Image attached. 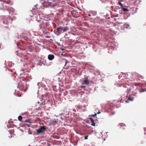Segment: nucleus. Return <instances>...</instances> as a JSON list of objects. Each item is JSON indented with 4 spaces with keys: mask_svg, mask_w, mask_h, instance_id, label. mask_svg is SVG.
Segmentation results:
<instances>
[{
    "mask_svg": "<svg viewBox=\"0 0 146 146\" xmlns=\"http://www.w3.org/2000/svg\"><path fill=\"white\" fill-rule=\"evenodd\" d=\"M31 12L32 14V15H31V17H35L40 12L38 10H31Z\"/></svg>",
    "mask_w": 146,
    "mask_h": 146,
    "instance_id": "4",
    "label": "nucleus"
},
{
    "mask_svg": "<svg viewBox=\"0 0 146 146\" xmlns=\"http://www.w3.org/2000/svg\"><path fill=\"white\" fill-rule=\"evenodd\" d=\"M78 133V134H80V135H83V134H81V133Z\"/></svg>",
    "mask_w": 146,
    "mask_h": 146,
    "instance_id": "41",
    "label": "nucleus"
},
{
    "mask_svg": "<svg viewBox=\"0 0 146 146\" xmlns=\"http://www.w3.org/2000/svg\"><path fill=\"white\" fill-rule=\"evenodd\" d=\"M7 3L10 5H12L13 4V2L10 1L8 0V1H7Z\"/></svg>",
    "mask_w": 146,
    "mask_h": 146,
    "instance_id": "16",
    "label": "nucleus"
},
{
    "mask_svg": "<svg viewBox=\"0 0 146 146\" xmlns=\"http://www.w3.org/2000/svg\"><path fill=\"white\" fill-rule=\"evenodd\" d=\"M114 11H116V10L114 9Z\"/></svg>",
    "mask_w": 146,
    "mask_h": 146,
    "instance_id": "57",
    "label": "nucleus"
},
{
    "mask_svg": "<svg viewBox=\"0 0 146 146\" xmlns=\"http://www.w3.org/2000/svg\"><path fill=\"white\" fill-rule=\"evenodd\" d=\"M101 113V112L100 111H99V112L98 113V114H99V113Z\"/></svg>",
    "mask_w": 146,
    "mask_h": 146,
    "instance_id": "43",
    "label": "nucleus"
},
{
    "mask_svg": "<svg viewBox=\"0 0 146 146\" xmlns=\"http://www.w3.org/2000/svg\"><path fill=\"white\" fill-rule=\"evenodd\" d=\"M54 57V56L53 54H50L48 55V59L49 60H52Z\"/></svg>",
    "mask_w": 146,
    "mask_h": 146,
    "instance_id": "11",
    "label": "nucleus"
},
{
    "mask_svg": "<svg viewBox=\"0 0 146 146\" xmlns=\"http://www.w3.org/2000/svg\"><path fill=\"white\" fill-rule=\"evenodd\" d=\"M46 129V128L45 126H40L39 128L36 130V132L38 134H39L44 132Z\"/></svg>",
    "mask_w": 146,
    "mask_h": 146,
    "instance_id": "3",
    "label": "nucleus"
},
{
    "mask_svg": "<svg viewBox=\"0 0 146 146\" xmlns=\"http://www.w3.org/2000/svg\"><path fill=\"white\" fill-rule=\"evenodd\" d=\"M7 127H9V126H7Z\"/></svg>",
    "mask_w": 146,
    "mask_h": 146,
    "instance_id": "55",
    "label": "nucleus"
},
{
    "mask_svg": "<svg viewBox=\"0 0 146 146\" xmlns=\"http://www.w3.org/2000/svg\"><path fill=\"white\" fill-rule=\"evenodd\" d=\"M42 102L41 103V104H40V106H41V105H42Z\"/></svg>",
    "mask_w": 146,
    "mask_h": 146,
    "instance_id": "51",
    "label": "nucleus"
},
{
    "mask_svg": "<svg viewBox=\"0 0 146 146\" xmlns=\"http://www.w3.org/2000/svg\"><path fill=\"white\" fill-rule=\"evenodd\" d=\"M44 5L47 7L51 6L53 7L57 5V4L56 3V5H54V3H53L52 2H46L45 1L44 2Z\"/></svg>",
    "mask_w": 146,
    "mask_h": 146,
    "instance_id": "5",
    "label": "nucleus"
},
{
    "mask_svg": "<svg viewBox=\"0 0 146 146\" xmlns=\"http://www.w3.org/2000/svg\"><path fill=\"white\" fill-rule=\"evenodd\" d=\"M90 13H91L93 16H95L97 15V12L96 11L92 10L90 12Z\"/></svg>",
    "mask_w": 146,
    "mask_h": 146,
    "instance_id": "12",
    "label": "nucleus"
},
{
    "mask_svg": "<svg viewBox=\"0 0 146 146\" xmlns=\"http://www.w3.org/2000/svg\"><path fill=\"white\" fill-rule=\"evenodd\" d=\"M96 115H97V113H95V114L91 115V116H93V117H94V118H95V117H97Z\"/></svg>",
    "mask_w": 146,
    "mask_h": 146,
    "instance_id": "22",
    "label": "nucleus"
},
{
    "mask_svg": "<svg viewBox=\"0 0 146 146\" xmlns=\"http://www.w3.org/2000/svg\"><path fill=\"white\" fill-rule=\"evenodd\" d=\"M129 25L125 23L122 25L121 26V29L122 30L125 31L129 27Z\"/></svg>",
    "mask_w": 146,
    "mask_h": 146,
    "instance_id": "6",
    "label": "nucleus"
},
{
    "mask_svg": "<svg viewBox=\"0 0 146 146\" xmlns=\"http://www.w3.org/2000/svg\"><path fill=\"white\" fill-rule=\"evenodd\" d=\"M60 119L62 120H63V118L62 117H60Z\"/></svg>",
    "mask_w": 146,
    "mask_h": 146,
    "instance_id": "44",
    "label": "nucleus"
},
{
    "mask_svg": "<svg viewBox=\"0 0 146 146\" xmlns=\"http://www.w3.org/2000/svg\"><path fill=\"white\" fill-rule=\"evenodd\" d=\"M122 9H127L126 8H123Z\"/></svg>",
    "mask_w": 146,
    "mask_h": 146,
    "instance_id": "46",
    "label": "nucleus"
},
{
    "mask_svg": "<svg viewBox=\"0 0 146 146\" xmlns=\"http://www.w3.org/2000/svg\"><path fill=\"white\" fill-rule=\"evenodd\" d=\"M20 60L21 62H23L24 61L23 59L21 58H20Z\"/></svg>",
    "mask_w": 146,
    "mask_h": 146,
    "instance_id": "29",
    "label": "nucleus"
},
{
    "mask_svg": "<svg viewBox=\"0 0 146 146\" xmlns=\"http://www.w3.org/2000/svg\"><path fill=\"white\" fill-rule=\"evenodd\" d=\"M110 17H109L107 18L108 19H110Z\"/></svg>",
    "mask_w": 146,
    "mask_h": 146,
    "instance_id": "49",
    "label": "nucleus"
},
{
    "mask_svg": "<svg viewBox=\"0 0 146 146\" xmlns=\"http://www.w3.org/2000/svg\"><path fill=\"white\" fill-rule=\"evenodd\" d=\"M117 4L119 5L122 8L124 7V4H122L120 1H119Z\"/></svg>",
    "mask_w": 146,
    "mask_h": 146,
    "instance_id": "15",
    "label": "nucleus"
},
{
    "mask_svg": "<svg viewBox=\"0 0 146 146\" xmlns=\"http://www.w3.org/2000/svg\"><path fill=\"white\" fill-rule=\"evenodd\" d=\"M25 122H27V123H31V122L29 120H25Z\"/></svg>",
    "mask_w": 146,
    "mask_h": 146,
    "instance_id": "27",
    "label": "nucleus"
},
{
    "mask_svg": "<svg viewBox=\"0 0 146 146\" xmlns=\"http://www.w3.org/2000/svg\"><path fill=\"white\" fill-rule=\"evenodd\" d=\"M63 114V113H60V114H59V115H62Z\"/></svg>",
    "mask_w": 146,
    "mask_h": 146,
    "instance_id": "35",
    "label": "nucleus"
},
{
    "mask_svg": "<svg viewBox=\"0 0 146 146\" xmlns=\"http://www.w3.org/2000/svg\"><path fill=\"white\" fill-rule=\"evenodd\" d=\"M89 84V81L88 78H86L82 83V84L84 85H88Z\"/></svg>",
    "mask_w": 146,
    "mask_h": 146,
    "instance_id": "9",
    "label": "nucleus"
},
{
    "mask_svg": "<svg viewBox=\"0 0 146 146\" xmlns=\"http://www.w3.org/2000/svg\"><path fill=\"white\" fill-rule=\"evenodd\" d=\"M74 145H77V142H74V143H73Z\"/></svg>",
    "mask_w": 146,
    "mask_h": 146,
    "instance_id": "26",
    "label": "nucleus"
},
{
    "mask_svg": "<svg viewBox=\"0 0 146 146\" xmlns=\"http://www.w3.org/2000/svg\"><path fill=\"white\" fill-rule=\"evenodd\" d=\"M64 62H65V65H64V66H66V64L68 62V61H67L66 60V59H64Z\"/></svg>",
    "mask_w": 146,
    "mask_h": 146,
    "instance_id": "24",
    "label": "nucleus"
},
{
    "mask_svg": "<svg viewBox=\"0 0 146 146\" xmlns=\"http://www.w3.org/2000/svg\"><path fill=\"white\" fill-rule=\"evenodd\" d=\"M129 10H121L119 11V13L120 14H124L126 15V13L127 12L129 11Z\"/></svg>",
    "mask_w": 146,
    "mask_h": 146,
    "instance_id": "10",
    "label": "nucleus"
},
{
    "mask_svg": "<svg viewBox=\"0 0 146 146\" xmlns=\"http://www.w3.org/2000/svg\"><path fill=\"white\" fill-rule=\"evenodd\" d=\"M43 62V61H42L41 60H40L38 62V65L40 66H41L42 65H45V64H44Z\"/></svg>",
    "mask_w": 146,
    "mask_h": 146,
    "instance_id": "14",
    "label": "nucleus"
},
{
    "mask_svg": "<svg viewBox=\"0 0 146 146\" xmlns=\"http://www.w3.org/2000/svg\"><path fill=\"white\" fill-rule=\"evenodd\" d=\"M80 11H82V10H80H80H78Z\"/></svg>",
    "mask_w": 146,
    "mask_h": 146,
    "instance_id": "47",
    "label": "nucleus"
},
{
    "mask_svg": "<svg viewBox=\"0 0 146 146\" xmlns=\"http://www.w3.org/2000/svg\"><path fill=\"white\" fill-rule=\"evenodd\" d=\"M76 10H75L73 11V13H74L75 14H76V13H78V12L77 11H78L77 10L76 11Z\"/></svg>",
    "mask_w": 146,
    "mask_h": 146,
    "instance_id": "23",
    "label": "nucleus"
},
{
    "mask_svg": "<svg viewBox=\"0 0 146 146\" xmlns=\"http://www.w3.org/2000/svg\"><path fill=\"white\" fill-rule=\"evenodd\" d=\"M126 102H128L127 101H126Z\"/></svg>",
    "mask_w": 146,
    "mask_h": 146,
    "instance_id": "60",
    "label": "nucleus"
},
{
    "mask_svg": "<svg viewBox=\"0 0 146 146\" xmlns=\"http://www.w3.org/2000/svg\"><path fill=\"white\" fill-rule=\"evenodd\" d=\"M18 119L19 121H21L22 119V117L21 116H19L18 117Z\"/></svg>",
    "mask_w": 146,
    "mask_h": 146,
    "instance_id": "20",
    "label": "nucleus"
},
{
    "mask_svg": "<svg viewBox=\"0 0 146 146\" xmlns=\"http://www.w3.org/2000/svg\"><path fill=\"white\" fill-rule=\"evenodd\" d=\"M68 29V28L66 26H60L57 28L56 30H54V32L55 35L59 36L62 33L67 31Z\"/></svg>",
    "mask_w": 146,
    "mask_h": 146,
    "instance_id": "1",
    "label": "nucleus"
},
{
    "mask_svg": "<svg viewBox=\"0 0 146 146\" xmlns=\"http://www.w3.org/2000/svg\"><path fill=\"white\" fill-rule=\"evenodd\" d=\"M61 50H62V51H64V48H61Z\"/></svg>",
    "mask_w": 146,
    "mask_h": 146,
    "instance_id": "31",
    "label": "nucleus"
},
{
    "mask_svg": "<svg viewBox=\"0 0 146 146\" xmlns=\"http://www.w3.org/2000/svg\"><path fill=\"white\" fill-rule=\"evenodd\" d=\"M36 9H38V8L36 7Z\"/></svg>",
    "mask_w": 146,
    "mask_h": 146,
    "instance_id": "64",
    "label": "nucleus"
},
{
    "mask_svg": "<svg viewBox=\"0 0 146 146\" xmlns=\"http://www.w3.org/2000/svg\"><path fill=\"white\" fill-rule=\"evenodd\" d=\"M108 133V132H106V134H107V133Z\"/></svg>",
    "mask_w": 146,
    "mask_h": 146,
    "instance_id": "56",
    "label": "nucleus"
},
{
    "mask_svg": "<svg viewBox=\"0 0 146 146\" xmlns=\"http://www.w3.org/2000/svg\"><path fill=\"white\" fill-rule=\"evenodd\" d=\"M117 26H119V25H117Z\"/></svg>",
    "mask_w": 146,
    "mask_h": 146,
    "instance_id": "58",
    "label": "nucleus"
},
{
    "mask_svg": "<svg viewBox=\"0 0 146 146\" xmlns=\"http://www.w3.org/2000/svg\"><path fill=\"white\" fill-rule=\"evenodd\" d=\"M54 121V122H57L56 121Z\"/></svg>",
    "mask_w": 146,
    "mask_h": 146,
    "instance_id": "52",
    "label": "nucleus"
},
{
    "mask_svg": "<svg viewBox=\"0 0 146 146\" xmlns=\"http://www.w3.org/2000/svg\"><path fill=\"white\" fill-rule=\"evenodd\" d=\"M121 23H120V22H119L117 23V24H121Z\"/></svg>",
    "mask_w": 146,
    "mask_h": 146,
    "instance_id": "40",
    "label": "nucleus"
},
{
    "mask_svg": "<svg viewBox=\"0 0 146 146\" xmlns=\"http://www.w3.org/2000/svg\"><path fill=\"white\" fill-rule=\"evenodd\" d=\"M119 125L121 127H124L125 125V124L123 123H120L119 124Z\"/></svg>",
    "mask_w": 146,
    "mask_h": 146,
    "instance_id": "21",
    "label": "nucleus"
},
{
    "mask_svg": "<svg viewBox=\"0 0 146 146\" xmlns=\"http://www.w3.org/2000/svg\"><path fill=\"white\" fill-rule=\"evenodd\" d=\"M131 91V90H129V89H128V92H129V91Z\"/></svg>",
    "mask_w": 146,
    "mask_h": 146,
    "instance_id": "42",
    "label": "nucleus"
},
{
    "mask_svg": "<svg viewBox=\"0 0 146 146\" xmlns=\"http://www.w3.org/2000/svg\"><path fill=\"white\" fill-rule=\"evenodd\" d=\"M88 135H87L85 136L84 139H87L88 138Z\"/></svg>",
    "mask_w": 146,
    "mask_h": 146,
    "instance_id": "25",
    "label": "nucleus"
},
{
    "mask_svg": "<svg viewBox=\"0 0 146 146\" xmlns=\"http://www.w3.org/2000/svg\"><path fill=\"white\" fill-rule=\"evenodd\" d=\"M78 142V140H77V141H75V142H77V143Z\"/></svg>",
    "mask_w": 146,
    "mask_h": 146,
    "instance_id": "54",
    "label": "nucleus"
},
{
    "mask_svg": "<svg viewBox=\"0 0 146 146\" xmlns=\"http://www.w3.org/2000/svg\"><path fill=\"white\" fill-rule=\"evenodd\" d=\"M64 3V1H62V3H62V4H63V3Z\"/></svg>",
    "mask_w": 146,
    "mask_h": 146,
    "instance_id": "39",
    "label": "nucleus"
},
{
    "mask_svg": "<svg viewBox=\"0 0 146 146\" xmlns=\"http://www.w3.org/2000/svg\"><path fill=\"white\" fill-rule=\"evenodd\" d=\"M137 11L136 10H134V13H137Z\"/></svg>",
    "mask_w": 146,
    "mask_h": 146,
    "instance_id": "34",
    "label": "nucleus"
},
{
    "mask_svg": "<svg viewBox=\"0 0 146 146\" xmlns=\"http://www.w3.org/2000/svg\"><path fill=\"white\" fill-rule=\"evenodd\" d=\"M145 134H146V129L144 130Z\"/></svg>",
    "mask_w": 146,
    "mask_h": 146,
    "instance_id": "37",
    "label": "nucleus"
},
{
    "mask_svg": "<svg viewBox=\"0 0 146 146\" xmlns=\"http://www.w3.org/2000/svg\"><path fill=\"white\" fill-rule=\"evenodd\" d=\"M5 12L8 13L10 15H16V14L14 12L15 10H9L10 11H9V10H5Z\"/></svg>",
    "mask_w": 146,
    "mask_h": 146,
    "instance_id": "8",
    "label": "nucleus"
},
{
    "mask_svg": "<svg viewBox=\"0 0 146 146\" xmlns=\"http://www.w3.org/2000/svg\"><path fill=\"white\" fill-rule=\"evenodd\" d=\"M104 141H105V139H104Z\"/></svg>",
    "mask_w": 146,
    "mask_h": 146,
    "instance_id": "62",
    "label": "nucleus"
},
{
    "mask_svg": "<svg viewBox=\"0 0 146 146\" xmlns=\"http://www.w3.org/2000/svg\"><path fill=\"white\" fill-rule=\"evenodd\" d=\"M16 19V17H11L10 20H9V19H8V18L5 17L4 18L3 23L4 24L8 25L9 23H11V22L10 21H12L13 20H15Z\"/></svg>",
    "mask_w": 146,
    "mask_h": 146,
    "instance_id": "2",
    "label": "nucleus"
},
{
    "mask_svg": "<svg viewBox=\"0 0 146 146\" xmlns=\"http://www.w3.org/2000/svg\"><path fill=\"white\" fill-rule=\"evenodd\" d=\"M140 77L142 78H143V77L142 76H141V75H140Z\"/></svg>",
    "mask_w": 146,
    "mask_h": 146,
    "instance_id": "38",
    "label": "nucleus"
},
{
    "mask_svg": "<svg viewBox=\"0 0 146 146\" xmlns=\"http://www.w3.org/2000/svg\"><path fill=\"white\" fill-rule=\"evenodd\" d=\"M28 133H29V134H32V133L30 132V129H29V130L28 131Z\"/></svg>",
    "mask_w": 146,
    "mask_h": 146,
    "instance_id": "28",
    "label": "nucleus"
},
{
    "mask_svg": "<svg viewBox=\"0 0 146 146\" xmlns=\"http://www.w3.org/2000/svg\"><path fill=\"white\" fill-rule=\"evenodd\" d=\"M27 126H28V127H30V126H29V124H27Z\"/></svg>",
    "mask_w": 146,
    "mask_h": 146,
    "instance_id": "45",
    "label": "nucleus"
},
{
    "mask_svg": "<svg viewBox=\"0 0 146 146\" xmlns=\"http://www.w3.org/2000/svg\"><path fill=\"white\" fill-rule=\"evenodd\" d=\"M128 99L130 101H133V97H131L129 95V96L128 97Z\"/></svg>",
    "mask_w": 146,
    "mask_h": 146,
    "instance_id": "17",
    "label": "nucleus"
},
{
    "mask_svg": "<svg viewBox=\"0 0 146 146\" xmlns=\"http://www.w3.org/2000/svg\"><path fill=\"white\" fill-rule=\"evenodd\" d=\"M1 49V45L0 44V49Z\"/></svg>",
    "mask_w": 146,
    "mask_h": 146,
    "instance_id": "50",
    "label": "nucleus"
},
{
    "mask_svg": "<svg viewBox=\"0 0 146 146\" xmlns=\"http://www.w3.org/2000/svg\"><path fill=\"white\" fill-rule=\"evenodd\" d=\"M145 91H146V88L142 89L139 90V92H142Z\"/></svg>",
    "mask_w": 146,
    "mask_h": 146,
    "instance_id": "18",
    "label": "nucleus"
},
{
    "mask_svg": "<svg viewBox=\"0 0 146 146\" xmlns=\"http://www.w3.org/2000/svg\"><path fill=\"white\" fill-rule=\"evenodd\" d=\"M41 15V13H40L38 14L35 17L36 19V21L38 22H39L41 21V19H42L41 17L40 16Z\"/></svg>",
    "mask_w": 146,
    "mask_h": 146,
    "instance_id": "7",
    "label": "nucleus"
},
{
    "mask_svg": "<svg viewBox=\"0 0 146 146\" xmlns=\"http://www.w3.org/2000/svg\"><path fill=\"white\" fill-rule=\"evenodd\" d=\"M85 87V86H84L83 85H82L81 86V88H84Z\"/></svg>",
    "mask_w": 146,
    "mask_h": 146,
    "instance_id": "30",
    "label": "nucleus"
},
{
    "mask_svg": "<svg viewBox=\"0 0 146 146\" xmlns=\"http://www.w3.org/2000/svg\"><path fill=\"white\" fill-rule=\"evenodd\" d=\"M39 82H38L37 83V85L38 86V85H39Z\"/></svg>",
    "mask_w": 146,
    "mask_h": 146,
    "instance_id": "48",
    "label": "nucleus"
},
{
    "mask_svg": "<svg viewBox=\"0 0 146 146\" xmlns=\"http://www.w3.org/2000/svg\"><path fill=\"white\" fill-rule=\"evenodd\" d=\"M67 35H68L67 34H65V36H64V37H66V36H67Z\"/></svg>",
    "mask_w": 146,
    "mask_h": 146,
    "instance_id": "36",
    "label": "nucleus"
},
{
    "mask_svg": "<svg viewBox=\"0 0 146 146\" xmlns=\"http://www.w3.org/2000/svg\"><path fill=\"white\" fill-rule=\"evenodd\" d=\"M89 119H90L91 122L92 123V124H91V125H92L93 126H95V123L94 122V119L91 117H90L89 118Z\"/></svg>",
    "mask_w": 146,
    "mask_h": 146,
    "instance_id": "13",
    "label": "nucleus"
},
{
    "mask_svg": "<svg viewBox=\"0 0 146 146\" xmlns=\"http://www.w3.org/2000/svg\"><path fill=\"white\" fill-rule=\"evenodd\" d=\"M17 88H18L19 87V86L18 85L17 86Z\"/></svg>",
    "mask_w": 146,
    "mask_h": 146,
    "instance_id": "59",
    "label": "nucleus"
},
{
    "mask_svg": "<svg viewBox=\"0 0 146 146\" xmlns=\"http://www.w3.org/2000/svg\"><path fill=\"white\" fill-rule=\"evenodd\" d=\"M57 44L58 45V46H60V43L58 42H57Z\"/></svg>",
    "mask_w": 146,
    "mask_h": 146,
    "instance_id": "32",
    "label": "nucleus"
},
{
    "mask_svg": "<svg viewBox=\"0 0 146 146\" xmlns=\"http://www.w3.org/2000/svg\"><path fill=\"white\" fill-rule=\"evenodd\" d=\"M123 129H125V128H123Z\"/></svg>",
    "mask_w": 146,
    "mask_h": 146,
    "instance_id": "63",
    "label": "nucleus"
},
{
    "mask_svg": "<svg viewBox=\"0 0 146 146\" xmlns=\"http://www.w3.org/2000/svg\"><path fill=\"white\" fill-rule=\"evenodd\" d=\"M37 103L39 104V102H37Z\"/></svg>",
    "mask_w": 146,
    "mask_h": 146,
    "instance_id": "53",
    "label": "nucleus"
},
{
    "mask_svg": "<svg viewBox=\"0 0 146 146\" xmlns=\"http://www.w3.org/2000/svg\"><path fill=\"white\" fill-rule=\"evenodd\" d=\"M22 71H23V70H22Z\"/></svg>",
    "mask_w": 146,
    "mask_h": 146,
    "instance_id": "61",
    "label": "nucleus"
},
{
    "mask_svg": "<svg viewBox=\"0 0 146 146\" xmlns=\"http://www.w3.org/2000/svg\"><path fill=\"white\" fill-rule=\"evenodd\" d=\"M43 24L42 23L40 24L39 26V28L40 29H41L43 27Z\"/></svg>",
    "mask_w": 146,
    "mask_h": 146,
    "instance_id": "19",
    "label": "nucleus"
},
{
    "mask_svg": "<svg viewBox=\"0 0 146 146\" xmlns=\"http://www.w3.org/2000/svg\"><path fill=\"white\" fill-rule=\"evenodd\" d=\"M91 14L90 13V14H89L88 15V16L89 17H91Z\"/></svg>",
    "mask_w": 146,
    "mask_h": 146,
    "instance_id": "33",
    "label": "nucleus"
}]
</instances>
